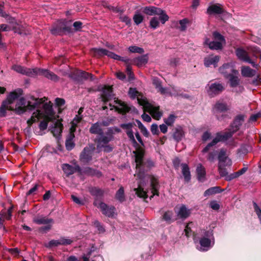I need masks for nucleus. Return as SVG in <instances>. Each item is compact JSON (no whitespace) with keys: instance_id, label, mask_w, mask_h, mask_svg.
<instances>
[{"instance_id":"1","label":"nucleus","mask_w":261,"mask_h":261,"mask_svg":"<svg viewBox=\"0 0 261 261\" xmlns=\"http://www.w3.org/2000/svg\"><path fill=\"white\" fill-rule=\"evenodd\" d=\"M33 101H26L24 98L18 99L15 106L17 113L20 114L27 111H34L31 118L27 121L29 126L33 123L42 119L39 124L40 130L46 129L49 121L56 119V114L53 110V105L50 101L45 97L33 98Z\"/></svg>"},{"instance_id":"2","label":"nucleus","mask_w":261,"mask_h":261,"mask_svg":"<svg viewBox=\"0 0 261 261\" xmlns=\"http://www.w3.org/2000/svg\"><path fill=\"white\" fill-rule=\"evenodd\" d=\"M143 156L142 151L136 152L135 154L136 174L139 181L138 187L134 188V190L139 197L145 199L149 196L151 199L154 195L159 194V182L154 176L145 173Z\"/></svg>"},{"instance_id":"3","label":"nucleus","mask_w":261,"mask_h":261,"mask_svg":"<svg viewBox=\"0 0 261 261\" xmlns=\"http://www.w3.org/2000/svg\"><path fill=\"white\" fill-rule=\"evenodd\" d=\"M128 94L132 98H137L138 103L143 106L144 112H148L155 119L159 120L163 115V112L160 110V107L149 102L146 97L139 93L135 88H130Z\"/></svg>"},{"instance_id":"4","label":"nucleus","mask_w":261,"mask_h":261,"mask_svg":"<svg viewBox=\"0 0 261 261\" xmlns=\"http://www.w3.org/2000/svg\"><path fill=\"white\" fill-rule=\"evenodd\" d=\"M101 97L105 105L102 107L103 110H106L109 108L111 110L115 109V111L120 113H126L130 110L129 107L124 102L115 98L113 103H109L108 106H107V102L109 101L112 98V88L111 86H105L101 91Z\"/></svg>"},{"instance_id":"5","label":"nucleus","mask_w":261,"mask_h":261,"mask_svg":"<svg viewBox=\"0 0 261 261\" xmlns=\"http://www.w3.org/2000/svg\"><path fill=\"white\" fill-rule=\"evenodd\" d=\"M12 69L19 73L29 76L41 75L54 82H57L59 80V77L56 74L46 69L37 68L30 69L18 65H13L12 67Z\"/></svg>"},{"instance_id":"6","label":"nucleus","mask_w":261,"mask_h":261,"mask_svg":"<svg viewBox=\"0 0 261 261\" xmlns=\"http://www.w3.org/2000/svg\"><path fill=\"white\" fill-rule=\"evenodd\" d=\"M194 240L195 242L199 241L200 246H198L197 248L202 251H207L214 244L213 234L211 230H201L198 236H194Z\"/></svg>"},{"instance_id":"7","label":"nucleus","mask_w":261,"mask_h":261,"mask_svg":"<svg viewBox=\"0 0 261 261\" xmlns=\"http://www.w3.org/2000/svg\"><path fill=\"white\" fill-rule=\"evenodd\" d=\"M114 139V132L111 128L107 132L100 134L97 138V148L100 150L110 152L112 151L113 147L109 143Z\"/></svg>"},{"instance_id":"8","label":"nucleus","mask_w":261,"mask_h":261,"mask_svg":"<svg viewBox=\"0 0 261 261\" xmlns=\"http://www.w3.org/2000/svg\"><path fill=\"white\" fill-rule=\"evenodd\" d=\"M152 80L153 85L157 89V91L161 94L165 96H186L185 95H182L181 90L179 88L172 86L169 88H164L162 86L161 82L158 77H153Z\"/></svg>"},{"instance_id":"9","label":"nucleus","mask_w":261,"mask_h":261,"mask_svg":"<svg viewBox=\"0 0 261 261\" xmlns=\"http://www.w3.org/2000/svg\"><path fill=\"white\" fill-rule=\"evenodd\" d=\"M234 134L230 129L228 131L225 132H219L217 133L216 136L211 142L208 143L202 150L203 153H206V152L211 150V148L213 146H215L219 142H225L227 141L230 139L232 135Z\"/></svg>"},{"instance_id":"10","label":"nucleus","mask_w":261,"mask_h":261,"mask_svg":"<svg viewBox=\"0 0 261 261\" xmlns=\"http://www.w3.org/2000/svg\"><path fill=\"white\" fill-rule=\"evenodd\" d=\"M22 94V90L21 89H17L11 92L7 97V100L4 101L0 108V116H4L6 110H11L10 106L16 99Z\"/></svg>"},{"instance_id":"11","label":"nucleus","mask_w":261,"mask_h":261,"mask_svg":"<svg viewBox=\"0 0 261 261\" xmlns=\"http://www.w3.org/2000/svg\"><path fill=\"white\" fill-rule=\"evenodd\" d=\"M143 12L148 15H158L160 16V21L162 24L168 21L169 17L165 11L160 8L154 6H147L143 8Z\"/></svg>"},{"instance_id":"12","label":"nucleus","mask_w":261,"mask_h":261,"mask_svg":"<svg viewBox=\"0 0 261 261\" xmlns=\"http://www.w3.org/2000/svg\"><path fill=\"white\" fill-rule=\"evenodd\" d=\"M91 54L95 57H99L103 56H107L112 59L116 60L122 61L126 64L128 63L129 60L128 58L121 57L114 53L103 48H92L91 50Z\"/></svg>"},{"instance_id":"13","label":"nucleus","mask_w":261,"mask_h":261,"mask_svg":"<svg viewBox=\"0 0 261 261\" xmlns=\"http://www.w3.org/2000/svg\"><path fill=\"white\" fill-rule=\"evenodd\" d=\"M213 38L214 41H213L206 39L205 43L212 49L218 50L222 49L223 46L225 44L224 37L219 33L214 32L213 33Z\"/></svg>"},{"instance_id":"14","label":"nucleus","mask_w":261,"mask_h":261,"mask_svg":"<svg viewBox=\"0 0 261 261\" xmlns=\"http://www.w3.org/2000/svg\"><path fill=\"white\" fill-rule=\"evenodd\" d=\"M94 204L100 209L103 215L108 217H113L116 215L115 207L113 206H109L103 202H100L97 199L95 200Z\"/></svg>"},{"instance_id":"15","label":"nucleus","mask_w":261,"mask_h":261,"mask_svg":"<svg viewBox=\"0 0 261 261\" xmlns=\"http://www.w3.org/2000/svg\"><path fill=\"white\" fill-rule=\"evenodd\" d=\"M219 72L226 78L233 74H239V72L234 68V63L232 62L224 64L219 69Z\"/></svg>"},{"instance_id":"16","label":"nucleus","mask_w":261,"mask_h":261,"mask_svg":"<svg viewBox=\"0 0 261 261\" xmlns=\"http://www.w3.org/2000/svg\"><path fill=\"white\" fill-rule=\"evenodd\" d=\"M228 110V107L226 103L221 101H218L213 109L214 114L219 120H222L225 116L223 114L220 115V114L226 112Z\"/></svg>"},{"instance_id":"17","label":"nucleus","mask_w":261,"mask_h":261,"mask_svg":"<svg viewBox=\"0 0 261 261\" xmlns=\"http://www.w3.org/2000/svg\"><path fill=\"white\" fill-rule=\"evenodd\" d=\"M69 77L75 81H81L83 80H94V76L91 73L79 70H75L69 75Z\"/></svg>"},{"instance_id":"18","label":"nucleus","mask_w":261,"mask_h":261,"mask_svg":"<svg viewBox=\"0 0 261 261\" xmlns=\"http://www.w3.org/2000/svg\"><path fill=\"white\" fill-rule=\"evenodd\" d=\"M95 150V147L93 144L85 147L80 155V160L83 163H88L92 160V155Z\"/></svg>"},{"instance_id":"19","label":"nucleus","mask_w":261,"mask_h":261,"mask_svg":"<svg viewBox=\"0 0 261 261\" xmlns=\"http://www.w3.org/2000/svg\"><path fill=\"white\" fill-rule=\"evenodd\" d=\"M208 87L207 93L212 97L219 94L224 89L223 86L221 84L217 83L208 84Z\"/></svg>"},{"instance_id":"20","label":"nucleus","mask_w":261,"mask_h":261,"mask_svg":"<svg viewBox=\"0 0 261 261\" xmlns=\"http://www.w3.org/2000/svg\"><path fill=\"white\" fill-rule=\"evenodd\" d=\"M62 169L67 176L72 175L76 172L82 173L81 168L76 164H75L74 166L68 164H63L62 166Z\"/></svg>"},{"instance_id":"21","label":"nucleus","mask_w":261,"mask_h":261,"mask_svg":"<svg viewBox=\"0 0 261 261\" xmlns=\"http://www.w3.org/2000/svg\"><path fill=\"white\" fill-rule=\"evenodd\" d=\"M245 116L243 114H239L236 116L233 122L231 124L230 129L234 134L240 128L244 122Z\"/></svg>"},{"instance_id":"22","label":"nucleus","mask_w":261,"mask_h":261,"mask_svg":"<svg viewBox=\"0 0 261 261\" xmlns=\"http://www.w3.org/2000/svg\"><path fill=\"white\" fill-rule=\"evenodd\" d=\"M58 116L56 115V119L52 121L53 124L51 127V131L55 137L59 136L62 132L63 125L61 121L58 119Z\"/></svg>"},{"instance_id":"23","label":"nucleus","mask_w":261,"mask_h":261,"mask_svg":"<svg viewBox=\"0 0 261 261\" xmlns=\"http://www.w3.org/2000/svg\"><path fill=\"white\" fill-rule=\"evenodd\" d=\"M135 126L134 123H123L120 125V127L123 129L125 130V132L132 142L135 144H137V142L135 139L132 128Z\"/></svg>"},{"instance_id":"24","label":"nucleus","mask_w":261,"mask_h":261,"mask_svg":"<svg viewBox=\"0 0 261 261\" xmlns=\"http://www.w3.org/2000/svg\"><path fill=\"white\" fill-rule=\"evenodd\" d=\"M72 242V240L70 239L65 238H61L59 240H52L47 244H46V247H56L59 245H69Z\"/></svg>"},{"instance_id":"25","label":"nucleus","mask_w":261,"mask_h":261,"mask_svg":"<svg viewBox=\"0 0 261 261\" xmlns=\"http://www.w3.org/2000/svg\"><path fill=\"white\" fill-rule=\"evenodd\" d=\"M219 164L225 165L226 166H231L232 164L231 160L228 157L226 151L224 149H221L218 155Z\"/></svg>"},{"instance_id":"26","label":"nucleus","mask_w":261,"mask_h":261,"mask_svg":"<svg viewBox=\"0 0 261 261\" xmlns=\"http://www.w3.org/2000/svg\"><path fill=\"white\" fill-rule=\"evenodd\" d=\"M236 55L238 58H239L240 60L251 63L254 67H257V64L251 62V60L248 56L246 51L243 50V49L238 48L236 50Z\"/></svg>"},{"instance_id":"27","label":"nucleus","mask_w":261,"mask_h":261,"mask_svg":"<svg viewBox=\"0 0 261 261\" xmlns=\"http://www.w3.org/2000/svg\"><path fill=\"white\" fill-rule=\"evenodd\" d=\"M219 60L220 57L218 56H209L204 58V64L206 67L213 65L214 67H216Z\"/></svg>"},{"instance_id":"28","label":"nucleus","mask_w":261,"mask_h":261,"mask_svg":"<svg viewBox=\"0 0 261 261\" xmlns=\"http://www.w3.org/2000/svg\"><path fill=\"white\" fill-rule=\"evenodd\" d=\"M224 12L222 5L219 4L212 5L207 9V13L209 15L220 14Z\"/></svg>"},{"instance_id":"29","label":"nucleus","mask_w":261,"mask_h":261,"mask_svg":"<svg viewBox=\"0 0 261 261\" xmlns=\"http://www.w3.org/2000/svg\"><path fill=\"white\" fill-rule=\"evenodd\" d=\"M178 217L181 219H186L188 217L191 213L190 210L187 208L185 205H180L175 210Z\"/></svg>"},{"instance_id":"30","label":"nucleus","mask_w":261,"mask_h":261,"mask_svg":"<svg viewBox=\"0 0 261 261\" xmlns=\"http://www.w3.org/2000/svg\"><path fill=\"white\" fill-rule=\"evenodd\" d=\"M66 30L65 20H60L58 21L57 24L51 29L53 34H59L63 30Z\"/></svg>"},{"instance_id":"31","label":"nucleus","mask_w":261,"mask_h":261,"mask_svg":"<svg viewBox=\"0 0 261 261\" xmlns=\"http://www.w3.org/2000/svg\"><path fill=\"white\" fill-rule=\"evenodd\" d=\"M82 173H79L81 175L86 174L91 176H96L99 177L101 176V173L98 170H94L90 167H86L82 169Z\"/></svg>"},{"instance_id":"32","label":"nucleus","mask_w":261,"mask_h":261,"mask_svg":"<svg viewBox=\"0 0 261 261\" xmlns=\"http://www.w3.org/2000/svg\"><path fill=\"white\" fill-rule=\"evenodd\" d=\"M196 173L198 180L201 182L204 181L206 171L205 168L201 164H200L197 166Z\"/></svg>"},{"instance_id":"33","label":"nucleus","mask_w":261,"mask_h":261,"mask_svg":"<svg viewBox=\"0 0 261 261\" xmlns=\"http://www.w3.org/2000/svg\"><path fill=\"white\" fill-rule=\"evenodd\" d=\"M148 60V58L147 55H145L134 59L133 62L137 66L142 67L147 63Z\"/></svg>"},{"instance_id":"34","label":"nucleus","mask_w":261,"mask_h":261,"mask_svg":"<svg viewBox=\"0 0 261 261\" xmlns=\"http://www.w3.org/2000/svg\"><path fill=\"white\" fill-rule=\"evenodd\" d=\"M256 72L248 66H243L241 69V73L243 76L251 77L254 76Z\"/></svg>"},{"instance_id":"35","label":"nucleus","mask_w":261,"mask_h":261,"mask_svg":"<svg viewBox=\"0 0 261 261\" xmlns=\"http://www.w3.org/2000/svg\"><path fill=\"white\" fill-rule=\"evenodd\" d=\"M83 108H80L79 110V115L75 116L73 120L71 122V132H75L77 124L81 121L82 117L80 115L83 112Z\"/></svg>"},{"instance_id":"36","label":"nucleus","mask_w":261,"mask_h":261,"mask_svg":"<svg viewBox=\"0 0 261 261\" xmlns=\"http://www.w3.org/2000/svg\"><path fill=\"white\" fill-rule=\"evenodd\" d=\"M181 166L182 168V173L185 180L187 181H189L191 179V174L189 168L186 164H182Z\"/></svg>"},{"instance_id":"37","label":"nucleus","mask_w":261,"mask_h":261,"mask_svg":"<svg viewBox=\"0 0 261 261\" xmlns=\"http://www.w3.org/2000/svg\"><path fill=\"white\" fill-rule=\"evenodd\" d=\"M90 132L93 134H98L99 136L103 133L101 128L100 124L99 122L92 124L90 128Z\"/></svg>"},{"instance_id":"38","label":"nucleus","mask_w":261,"mask_h":261,"mask_svg":"<svg viewBox=\"0 0 261 261\" xmlns=\"http://www.w3.org/2000/svg\"><path fill=\"white\" fill-rule=\"evenodd\" d=\"M222 190L219 187H214L206 190L204 193L205 197L209 196L217 193H220Z\"/></svg>"},{"instance_id":"39","label":"nucleus","mask_w":261,"mask_h":261,"mask_svg":"<svg viewBox=\"0 0 261 261\" xmlns=\"http://www.w3.org/2000/svg\"><path fill=\"white\" fill-rule=\"evenodd\" d=\"M70 130H71V128ZM74 132H71V130H70V137L66 141V147L68 150H71L74 146V144L72 141V139L74 137Z\"/></svg>"},{"instance_id":"40","label":"nucleus","mask_w":261,"mask_h":261,"mask_svg":"<svg viewBox=\"0 0 261 261\" xmlns=\"http://www.w3.org/2000/svg\"><path fill=\"white\" fill-rule=\"evenodd\" d=\"M239 74H233L230 76L226 77L229 80L230 85L232 87H236L239 84V80L238 77Z\"/></svg>"},{"instance_id":"41","label":"nucleus","mask_w":261,"mask_h":261,"mask_svg":"<svg viewBox=\"0 0 261 261\" xmlns=\"http://www.w3.org/2000/svg\"><path fill=\"white\" fill-rule=\"evenodd\" d=\"M90 194L95 196L96 198L101 197L103 195V191L97 188L92 187L89 189Z\"/></svg>"},{"instance_id":"42","label":"nucleus","mask_w":261,"mask_h":261,"mask_svg":"<svg viewBox=\"0 0 261 261\" xmlns=\"http://www.w3.org/2000/svg\"><path fill=\"white\" fill-rule=\"evenodd\" d=\"M184 135L182 129L181 127L176 128L173 134V137L175 140L177 141H179L181 140Z\"/></svg>"},{"instance_id":"43","label":"nucleus","mask_w":261,"mask_h":261,"mask_svg":"<svg viewBox=\"0 0 261 261\" xmlns=\"http://www.w3.org/2000/svg\"><path fill=\"white\" fill-rule=\"evenodd\" d=\"M160 17L159 18L157 17H152L149 21L150 27L154 30L158 28L160 25Z\"/></svg>"},{"instance_id":"44","label":"nucleus","mask_w":261,"mask_h":261,"mask_svg":"<svg viewBox=\"0 0 261 261\" xmlns=\"http://www.w3.org/2000/svg\"><path fill=\"white\" fill-rule=\"evenodd\" d=\"M116 198L120 202H123L125 200L124 189L121 187L116 192L115 195Z\"/></svg>"},{"instance_id":"45","label":"nucleus","mask_w":261,"mask_h":261,"mask_svg":"<svg viewBox=\"0 0 261 261\" xmlns=\"http://www.w3.org/2000/svg\"><path fill=\"white\" fill-rule=\"evenodd\" d=\"M128 50L131 53H138L142 54L144 52L143 48L137 46L136 45H132L129 46L128 48Z\"/></svg>"},{"instance_id":"46","label":"nucleus","mask_w":261,"mask_h":261,"mask_svg":"<svg viewBox=\"0 0 261 261\" xmlns=\"http://www.w3.org/2000/svg\"><path fill=\"white\" fill-rule=\"evenodd\" d=\"M190 20L187 18H184L179 21V29L181 31L186 30L187 26L190 24Z\"/></svg>"},{"instance_id":"47","label":"nucleus","mask_w":261,"mask_h":261,"mask_svg":"<svg viewBox=\"0 0 261 261\" xmlns=\"http://www.w3.org/2000/svg\"><path fill=\"white\" fill-rule=\"evenodd\" d=\"M34 222L38 224H49L52 222V220L45 217L35 218L34 220Z\"/></svg>"},{"instance_id":"48","label":"nucleus","mask_w":261,"mask_h":261,"mask_svg":"<svg viewBox=\"0 0 261 261\" xmlns=\"http://www.w3.org/2000/svg\"><path fill=\"white\" fill-rule=\"evenodd\" d=\"M176 116L173 114H170L168 118H165L164 121L168 126H172L174 123Z\"/></svg>"},{"instance_id":"49","label":"nucleus","mask_w":261,"mask_h":261,"mask_svg":"<svg viewBox=\"0 0 261 261\" xmlns=\"http://www.w3.org/2000/svg\"><path fill=\"white\" fill-rule=\"evenodd\" d=\"M143 19L144 16L141 13L138 12L135 13L133 17V20L137 25L140 24Z\"/></svg>"},{"instance_id":"50","label":"nucleus","mask_w":261,"mask_h":261,"mask_svg":"<svg viewBox=\"0 0 261 261\" xmlns=\"http://www.w3.org/2000/svg\"><path fill=\"white\" fill-rule=\"evenodd\" d=\"M214 146L212 147L211 148V150H210L209 151L206 152H209L207 157V159L210 162H213L214 161V160L215 159V158L217 154V151L214 150Z\"/></svg>"},{"instance_id":"51","label":"nucleus","mask_w":261,"mask_h":261,"mask_svg":"<svg viewBox=\"0 0 261 261\" xmlns=\"http://www.w3.org/2000/svg\"><path fill=\"white\" fill-rule=\"evenodd\" d=\"M173 215V213L172 211H168L163 214V219L168 223H170L172 221Z\"/></svg>"},{"instance_id":"52","label":"nucleus","mask_w":261,"mask_h":261,"mask_svg":"<svg viewBox=\"0 0 261 261\" xmlns=\"http://www.w3.org/2000/svg\"><path fill=\"white\" fill-rule=\"evenodd\" d=\"M13 207H10L8 210H3L1 213H4L3 218L7 220H10L12 216V211Z\"/></svg>"},{"instance_id":"53","label":"nucleus","mask_w":261,"mask_h":261,"mask_svg":"<svg viewBox=\"0 0 261 261\" xmlns=\"http://www.w3.org/2000/svg\"><path fill=\"white\" fill-rule=\"evenodd\" d=\"M226 166L225 165L219 164L218 170L221 176L225 177L227 174H228L226 169L224 168Z\"/></svg>"},{"instance_id":"54","label":"nucleus","mask_w":261,"mask_h":261,"mask_svg":"<svg viewBox=\"0 0 261 261\" xmlns=\"http://www.w3.org/2000/svg\"><path fill=\"white\" fill-rule=\"evenodd\" d=\"M194 225V223L193 222H190L187 224L186 225L185 232L187 237H189L190 236V232L192 231L191 227Z\"/></svg>"},{"instance_id":"55","label":"nucleus","mask_w":261,"mask_h":261,"mask_svg":"<svg viewBox=\"0 0 261 261\" xmlns=\"http://www.w3.org/2000/svg\"><path fill=\"white\" fill-rule=\"evenodd\" d=\"M126 72L128 76L129 81H131L134 79V75L133 73L132 72V67L130 65H127L126 66Z\"/></svg>"},{"instance_id":"56","label":"nucleus","mask_w":261,"mask_h":261,"mask_svg":"<svg viewBox=\"0 0 261 261\" xmlns=\"http://www.w3.org/2000/svg\"><path fill=\"white\" fill-rule=\"evenodd\" d=\"M226 144L229 147L232 148L237 146L238 142H237V141H236V140L234 139L230 138V139H229L227 141Z\"/></svg>"},{"instance_id":"57","label":"nucleus","mask_w":261,"mask_h":261,"mask_svg":"<svg viewBox=\"0 0 261 261\" xmlns=\"http://www.w3.org/2000/svg\"><path fill=\"white\" fill-rule=\"evenodd\" d=\"M94 225L98 229L100 232H102L105 231L104 228L98 221L94 222Z\"/></svg>"},{"instance_id":"58","label":"nucleus","mask_w":261,"mask_h":261,"mask_svg":"<svg viewBox=\"0 0 261 261\" xmlns=\"http://www.w3.org/2000/svg\"><path fill=\"white\" fill-rule=\"evenodd\" d=\"M210 207L214 210H218L220 208L219 204L216 201H212L210 202Z\"/></svg>"},{"instance_id":"59","label":"nucleus","mask_w":261,"mask_h":261,"mask_svg":"<svg viewBox=\"0 0 261 261\" xmlns=\"http://www.w3.org/2000/svg\"><path fill=\"white\" fill-rule=\"evenodd\" d=\"M151 132L153 135H158L159 134L158 126L155 124H153L151 126Z\"/></svg>"},{"instance_id":"60","label":"nucleus","mask_w":261,"mask_h":261,"mask_svg":"<svg viewBox=\"0 0 261 261\" xmlns=\"http://www.w3.org/2000/svg\"><path fill=\"white\" fill-rule=\"evenodd\" d=\"M238 175L237 174V173L236 172H234L233 173H231L230 174H227V175L226 176V177H225V179L226 180H231L234 178H236L237 177H238Z\"/></svg>"},{"instance_id":"61","label":"nucleus","mask_w":261,"mask_h":261,"mask_svg":"<svg viewBox=\"0 0 261 261\" xmlns=\"http://www.w3.org/2000/svg\"><path fill=\"white\" fill-rule=\"evenodd\" d=\"M260 117H261V114L260 113L252 115L250 117L249 121L250 122H255Z\"/></svg>"},{"instance_id":"62","label":"nucleus","mask_w":261,"mask_h":261,"mask_svg":"<svg viewBox=\"0 0 261 261\" xmlns=\"http://www.w3.org/2000/svg\"><path fill=\"white\" fill-rule=\"evenodd\" d=\"M71 199L75 203L77 204L81 205L84 204V202L82 200H80L78 197L73 195H71Z\"/></svg>"},{"instance_id":"63","label":"nucleus","mask_w":261,"mask_h":261,"mask_svg":"<svg viewBox=\"0 0 261 261\" xmlns=\"http://www.w3.org/2000/svg\"><path fill=\"white\" fill-rule=\"evenodd\" d=\"M211 134L206 131L204 132L202 136V140L203 141H206L211 138Z\"/></svg>"},{"instance_id":"64","label":"nucleus","mask_w":261,"mask_h":261,"mask_svg":"<svg viewBox=\"0 0 261 261\" xmlns=\"http://www.w3.org/2000/svg\"><path fill=\"white\" fill-rule=\"evenodd\" d=\"M122 21L125 22L126 24L130 23L131 19L127 16H122L120 17Z\"/></svg>"}]
</instances>
